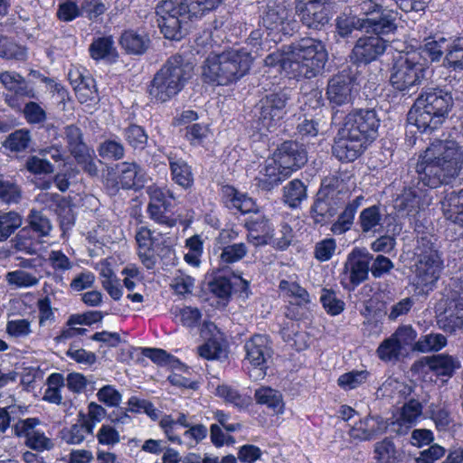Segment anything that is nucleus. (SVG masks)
Segmentation results:
<instances>
[{
    "instance_id": "58",
    "label": "nucleus",
    "mask_w": 463,
    "mask_h": 463,
    "mask_svg": "<svg viewBox=\"0 0 463 463\" xmlns=\"http://www.w3.org/2000/svg\"><path fill=\"white\" fill-rule=\"evenodd\" d=\"M446 43L444 38H441L440 41H428L422 46H420V52H417L420 54V58L422 56L424 59H430V61H438L443 55L444 49L443 46Z\"/></svg>"
},
{
    "instance_id": "12",
    "label": "nucleus",
    "mask_w": 463,
    "mask_h": 463,
    "mask_svg": "<svg viewBox=\"0 0 463 463\" xmlns=\"http://www.w3.org/2000/svg\"><path fill=\"white\" fill-rule=\"evenodd\" d=\"M380 118L374 109H359L348 113L343 128L366 144L377 137Z\"/></svg>"
},
{
    "instance_id": "63",
    "label": "nucleus",
    "mask_w": 463,
    "mask_h": 463,
    "mask_svg": "<svg viewBox=\"0 0 463 463\" xmlns=\"http://www.w3.org/2000/svg\"><path fill=\"white\" fill-rule=\"evenodd\" d=\"M26 52L24 48L5 37H2L0 43V57L5 59L24 60Z\"/></svg>"
},
{
    "instance_id": "51",
    "label": "nucleus",
    "mask_w": 463,
    "mask_h": 463,
    "mask_svg": "<svg viewBox=\"0 0 463 463\" xmlns=\"http://www.w3.org/2000/svg\"><path fill=\"white\" fill-rule=\"evenodd\" d=\"M248 253V248L245 243H232L222 247L220 260L222 263L232 264L242 260Z\"/></svg>"
},
{
    "instance_id": "6",
    "label": "nucleus",
    "mask_w": 463,
    "mask_h": 463,
    "mask_svg": "<svg viewBox=\"0 0 463 463\" xmlns=\"http://www.w3.org/2000/svg\"><path fill=\"white\" fill-rule=\"evenodd\" d=\"M294 65V78L312 79L320 74L327 61L324 43L311 37L301 38L288 44Z\"/></svg>"
},
{
    "instance_id": "60",
    "label": "nucleus",
    "mask_w": 463,
    "mask_h": 463,
    "mask_svg": "<svg viewBox=\"0 0 463 463\" xmlns=\"http://www.w3.org/2000/svg\"><path fill=\"white\" fill-rule=\"evenodd\" d=\"M368 375L369 373L365 370L352 371L342 374L338 378L337 383L345 390H352L364 383L367 380Z\"/></svg>"
},
{
    "instance_id": "24",
    "label": "nucleus",
    "mask_w": 463,
    "mask_h": 463,
    "mask_svg": "<svg viewBox=\"0 0 463 463\" xmlns=\"http://www.w3.org/2000/svg\"><path fill=\"white\" fill-rule=\"evenodd\" d=\"M328 7L302 4L296 6V14L303 25L308 29L321 30L329 22Z\"/></svg>"
},
{
    "instance_id": "57",
    "label": "nucleus",
    "mask_w": 463,
    "mask_h": 463,
    "mask_svg": "<svg viewBox=\"0 0 463 463\" xmlns=\"http://www.w3.org/2000/svg\"><path fill=\"white\" fill-rule=\"evenodd\" d=\"M171 206H160L156 204L147 205V213L149 218L156 223L165 225L168 228L175 226L176 221L175 218L168 216L166 213L169 212Z\"/></svg>"
},
{
    "instance_id": "48",
    "label": "nucleus",
    "mask_w": 463,
    "mask_h": 463,
    "mask_svg": "<svg viewBox=\"0 0 463 463\" xmlns=\"http://www.w3.org/2000/svg\"><path fill=\"white\" fill-rule=\"evenodd\" d=\"M363 22L364 18L341 14L335 19V29L339 36L345 38L350 36L354 30L364 31L362 27Z\"/></svg>"
},
{
    "instance_id": "43",
    "label": "nucleus",
    "mask_w": 463,
    "mask_h": 463,
    "mask_svg": "<svg viewBox=\"0 0 463 463\" xmlns=\"http://www.w3.org/2000/svg\"><path fill=\"white\" fill-rule=\"evenodd\" d=\"M23 224V217L14 211H0V241H6Z\"/></svg>"
},
{
    "instance_id": "56",
    "label": "nucleus",
    "mask_w": 463,
    "mask_h": 463,
    "mask_svg": "<svg viewBox=\"0 0 463 463\" xmlns=\"http://www.w3.org/2000/svg\"><path fill=\"white\" fill-rule=\"evenodd\" d=\"M33 232L27 225L23 227L11 240L12 246L20 251H25L29 254L34 253L32 245V241L33 240Z\"/></svg>"
},
{
    "instance_id": "61",
    "label": "nucleus",
    "mask_w": 463,
    "mask_h": 463,
    "mask_svg": "<svg viewBox=\"0 0 463 463\" xmlns=\"http://www.w3.org/2000/svg\"><path fill=\"white\" fill-rule=\"evenodd\" d=\"M279 288L293 297L298 306H305L310 302L308 292L298 283L282 280L279 283Z\"/></svg>"
},
{
    "instance_id": "52",
    "label": "nucleus",
    "mask_w": 463,
    "mask_h": 463,
    "mask_svg": "<svg viewBox=\"0 0 463 463\" xmlns=\"http://www.w3.org/2000/svg\"><path fill=\"white\" fill-rule=\"evenodd\" d=\"M381 219L378 206L373 205L364 209L359 216V224L363 232H375V227L380 224Z\"/></svg>"
},
{
    "instance_id": "55",
    "label": "nucleus",
    "mask_w": 463,
    "mask_h": 463,
    "mask_svg": "<svg viewBox=\"0 0 463 463\" xmlns=\"http://www.w3.org/2000/svg\"><path fill=\"white\" fill-rule=\"evenodd\" d=\"M82 15L85 14L90 20H95L103 14L107 6L102 0H74Z\"/></svg>"
},
{
    "instance_id": "37",
    "label": "nucleus",
    "mask_w": 463,
    "mask_h": 463,
    "mask_svg": "<svg viewBox=\"0 0 463 463\" xmlns=\"http://www.w3.org/2000/svg\"><path fill=\"white\" fill-rule=\"evenodd\" d=\"M254 398L257 403L266 405L274 413L283 412L284 402L282 395L279 391L270 387H260L255 391Z\"/></svg>"
},
{
    "instance_id": "7",
    "label": "nucleus",
    "mask_w": 463,
    "mask_h": 463,
    "mask_svg": "<svg viewBox=\"0 0 463 463\" xmlns=\"http://www.w3.org/2000/svg\"><path fill=\"white\" fill-rule=\"evenodd\" d=\"M184 0H163L156 7L157 23L164 36L180 41L187 33L189 20L195 18Z\"/></svg>"
},
{
    "instance_id": "47",
    "label": "nucleus",
    "mask_w": 463,
    "mask_h": 463,
    "mask_svg": "<svg viewBox=\"0 0 463 463\" xmlns=\"http://www.w3.org/2000/svg\"><path fill=\"white\" fill-rule=\"evenodd\" d=\"M444 66L453 70H463V37L454 40L446 47Z\"/></svg>"
},
{
    "instance_id": "41",
    "label": "nucleus",
    "mask_w": 463,
    "mask_h": 463,
    "mask_svg": "<svg viewBox=\"0 0 463 463\" xmlns=\"http://www.w3.org/2000/svg\"><path fill=\"white\" fill-rule=\"evenodd\" d=\"M447 337L440 333L421 335L413 345V351L420 353L438 352L447 345Z\"/></svg>"
},
{
    "instance_id": "14",
    "label": "nucleus",
    "mask_w": 463,
    "mask_h": 463,
    "mask_svg": "<svg viewBox=\"0 0 463 463\" xmlns=\"http://www.w3.org/2000/svg\"><path fill=\"white\" fill-rule=\"evenodd\" d=\"M388 47V41L380 36H363L354 43L349 61L354 65H367L381 57Z\"/></svg>"
},
{
    "instance_id": "19",
    "label": "nucleus",
    "mask_w": 463,
    "mask_h": 463,
    "mask_svg": "<svg viewBox=\"0 0 463 463\" xmlns=\"http://www.w3.org/2000/svg\"><path fill=\"white\" fill-rule=\"evenodd\" d=\"M378 16H369L364 18L362 27L364 32L372 33L373 36L383 37L393 34L397 31V18L399 13L392 9L383 8L379 13Z\"/></svg>"
},
{
    "instance_id": "44",
    "label": "nucleus",
    "mask_w": 463,
    "mask_h": 463,
    "mask_svg": "<svg viewBox=\"0 0 463 463\" xmlns=\"http://www.w3.org/2000/svg\"><path fill=\"white\" fill-rule=\"evenodd\" d=\"M307 198V187L299 179L290 181L283 188L284 202L291 208H296Z\"/></svg>"
},
{
    "instance_id": "34",
    "label": "nucleus",
    "mask_w": 463,
    "mask_h": 463,
    "mask_svg": "<svg viewBox=\"0 0 463 463\" xmlns=\"http://www.w3.org/2000/svg\"><path fill=\"white\" fill-rule=\"evenodd\" d=\"M248 228L247 241L254 246L266 245L272 237V230L269 221L264 218L250 221L248 223Z\"/></svg>"
},
{
    "instance_id": "8",
    "label": "nucleus",
    "mask_w": 463,
    "mask_h": 463,
    "mask_svg": "<svg viewBox=\"0 0 463 463\" xmlns=\"http://www.w3.org/2000/svg\"><path fill=\"white\" fill-rule=\"evenodd\" d=\"M425 77V66L417 52L400 55L394 61L390 75V84L402 95H408L417 89Z\"/></svg>"
},
{
    "instance_id": "22",
    "label": "nucleus",
    "mask_w": 463,
    "mask_h": 463,
    "mask_svg": "<svg viewBox=\"0 0 463 463\" xmlns=\"http://www.w3.org/2000/svg\"><path fill=\"white\" fill-rule=\"evenodd\" d=\"M290 175L280 167L274 157L267 159L255 177L256 185L263 191H270Z\"/></svg>"
},
{
    "instance_id": "1",
    "label": "nucleus",
    "mask_w": 463,
    "mask_h": 463,
    "mask_svg": "<svg viewBox=\"0 0 463 463\" xmlns=\"http://www.w3.org/2000/svg\"><path fill=\"white\" fill-rule=\"evenodd\" d=\"M463 166V148L453 140H436L416 165L417 184L437 188L454 181Z\"/></svg>"
},
{
    "instance_id": "13",
    "label": "nucleus",
    "mask_w": 463,
    "mask_h": 463,
    "mask_svg": "<svg viewBox=\"0 0 463 463\" xmlns=\"http://www.w3.org/2000/svg\"><path fill=\"white\" fill-rule=\"evenodd\" d=\"M355 75L350 67L333 75L326 87V98L333 107L352 104Z\"/></svg>"
},
{
    "instance_id": "28",
    "label": "nucleus",
    "mask_w": 463,
    "mask_h": 463,
    "mask_svg": "<svg viewBox=\"0 0 463 463\" xmlns=\"http://www.w3.org/2000/svg\"><path fill=\"white\" fill-rule=\"evenodd\" d=\"M440 203L444 217L453 223L463 226V188L447 192Z\"/></svg>"
},
{
    "instance_id": "26",
    "label": "nucleus",
    "mask_w": 463,
    "mask_h": 463,
    "mask_svg": "<svg viewBox=\"0 0 463 463\" xmlns=\"http://www.w3.org/2000/svg\"><path fill=\"white\" fill-rule=\"evenodd\" d=\"M182 90L159 71L154 75L148 87V93L152 99L164 103L175 97Z\"/></svg>"
},
{
    "instance_id": "29",
    "label": "nucleus",
    "mask_w": 463,
    "mask_h": 463,
    "mask_svg": "<svg viewBox=\"0 0 463 463\" xmlns=\"http://www.w3.org/2000/svg\"><path fill=\"white\" fill-rule=\"evenodd\" d=\"M191 424L192 422L189 420L188 415L181 411H177L175 415L164 414L159 420V427L168 440L177 444H182L178 429L180 427L187 429Z\"/></svg>"
},
{
    "instance_id": "50",
    "label": "nucleus",
    "mask_w": 463,
    "mask_h": 463,
    "mask_svg": "<svg viewBox=\"0 0 463 463\" xmlns=\"http://www.w3.org/2000/svg\"><path fill=\"white\" fill-rule=\"evenodd\" d=\"M22 199V189L14 180H0V201L7 203H18Z\"/></svg>"
},
{
    "instance_id": "62",
    "label": "nucleus",
    "mask_w": 463,
    "mask_h": 463,
    "mask_svg": "<svg viewBox=\"0 0 463 463\" xmlns=\"http://www.w3.org/2000/svg\"><path fill=\"white\" fill-rule=\"evenodd\" d=\"M392 336L395 338V342L402 349L410 347L413 351V345L417 342V333L411 326H399Z\"/></svg>"
},
{
    "instance_id": "23",
    "label": "nucleus",
    "mask_w": 463,
    "mask_h": 463,
    "mask_svg": "<svg viewBox=\"0 0 463 463\" xmlns=\"http://www.w3.org/2000/svg\"><path fill=\"white\" fill-rule=\"evenodd\" d=\"M421 412V403L415 399H411L401 408V411L395 420L390 423L391 430L399 436L406 435L416 424Z\"/></svg>"
},
{
    "instance_id": "45",
    "label": "nucleus",
    "mask_w": 463,
    "mask_h": 463,
    "mask_svg": "<svg viewBox=\"0 0 463 463\" xmlns=\"http://www.w3.org/2000/svg\"><path fill=\"white\" fill-rule=\"evenodd\" d=\"M289 53L288 44L284 45L281 50L267 55L264 59V63L269 67L279 66L284 71L294 78V65Z\"/></svg>"
},
{
    "instance_id": "38",
    "label": "nucleus",
    "mask_w": 463,
    "mask_h": 463,
    "mask_svg": "<svg viewBox=\"0 0 463 463\" xmlns=\"http://www.w3.org/2000/svg\"><path fill=\"white\" fill-rule=\"evenodd\" d=\"M94 430V424L86 419L83 412L79 413L78 423L73 424L64 434L63 439L70 444H80L85 439L86 434H91Z\"/></svg>"
},
{
    "instance_id": "2",
    "label": "nucleus",
    "mask_w": 463,
    "mask_h": 463,
    "mask_svg": "<svg viewBox=\"0 0 463 463\" xmlns=\"http://www.w3.org/2000/svg\"><path fill=\"white\" fill-rule=\"evenodd\" d=\"M454 107L450 91L439 87L423 88L408 114V120L421 133H432L449 118Z\"/></svg>"
},
{
    "instance_id": "36",
    "label": "nucleus",
    "mask_w": 463,
    "mask_h": 463,
    "mask_svg": "<svg viewBox=\"0 0 463 463\" xmlns=\"http://www.w3.org/2000/svg\"><path fill=\"white\" fill-rule=\"evenodd\" d=\"M375 459L378 463H400L402 453L390 438L374 444Z\"/></svg>"
},
{
    "instance_id": "4",
    "label": "nucleus",
    "mask_w": 463,
    "mask_h": 463,
    "mask_svg": "<svg viewBox=\"0 0 463 463\" xmlns=\"http://www.w3.org/2000/svg\"><path fill=\"white\" fill-rule=\"evenodd\" d=\"M349 197V191L340 174L326 176L310 207L315 224L326 225L337 214Z\"/></svg>"
},
{
    "instance_id": "42",
    "label": "nucleus",
    "mask_w": 463,
    "mask_h": 463,
    "mask_svg": "<svg viewBox=\"0 0 463 463\" xmlns=\"http://www.w3.org/2000/svg\"><path fill=\"white\" fill-rule=\"evenodd\" d=\"M122 135L134 151H142L147 145L148 136L146 130L137 124H129L123 129Z\"/></svg>"
},
{
    "instance_id": "64",
    "label": "nucleus",
    "mask_w": 463,
    "mask_h": 463,
    "mask_svg": "<svg viewBox=\"0 0 463 463\" xmlns=\"http://www.w3.org/2000/svg\"><path fill=\"white\" fill-rule=\"evenodd\" d=\"M25 168L33 175H48L54 172V166L48 159L37 156L28 157L25 162Z\"/></svg>"
},
{
    "instance_id": "25",
    "label": "nucleus",
    "mask_w": 463,
    "mask_h": 463,
    "mask_svg": "<svg viewBox=\"0 0 463 463\" xmlns=\"http://www.w3.org/2000/svg\"><path fill=\"white\" fill-rule=\"evenodd\" d=\"M420 364L427 366L428 369L437 376L451 378L457 370L461 367V364L457 357L449 354H437L423 357Z\"/></svg>"
},
{
    "instance_id": "59",
    "label": "nucleus",
    "mask_w": 463,
    "mask_h": 463,
    "mask_svg": "<svg viewBox=\"0 0 463 463\" xmlns=\"http://www.w3.org/2000/svg\"><path fill=\"white\" fill-rule=\"evenodd\" d=\"M216 394L238 408H245L249 404V399L241 395L237 390L228 385H220L216 388Z\"/></svg>"
},
{
    "instance_id": "10",
    "label": "nucleus",
    "mask_w": 463,
    "mask_h": 463,
    "mask_svg": "<svg viewBox=\"0 0 463 463\" xmlns=\"http://www.w3.org/2000/svg\"><path fill=\"white\" fill-rule=\"evenodd\" d=\"M260 24L275 43L281 41V35H291L297 25L290 19V9L286 0L269 1L260 16Z\"/></svg>"
},
{
    "instance_id": "15",
    "label": "nucleus",
    "mask_w": 463,
    "mask_h": 463,
    "mask_svg": "<svg viewBox=\"0 0 463 463\" xmlns=\"http://www.w3.org/2000/svg\"><path fill=\"white\" fill-rule=\"evenodd\" d=\"M273 157L279 162L284 171L292 175L304 166L307 162V152L303 144L294 140H287L281 143L273 154Z\"/></svg>"
},
{
    "instance_id": "5",
    "label": "nucleus",
    "mask_w": 463,
    "mask_h": 463,
    "mask_svg": "<svg viewBox=\"0 0 463 463\" xmlns=\"http://www.w3.org/2000/svg\"><path fill=\"white\" fill-rule=\"evenodd\" d=\"M414 280L418 287L434 285L444 268L442 255L439 250L437 239L430 233L418 235L413 249Z\"/></svg>"
},
{
    "instance_id": "54",
    "label": "nucleus",
    "mask_w": 463,
    "mask_h": 463,
    "mask_svg": "<svg viewBox=\"0 0 463 463\" xmlns=\"http://www.w3.org/2000/svg\"><path fill=\"white\" fill-rule=\"evenodd\" d=\"M320 301L326 312L332 316L340 314L345 308L344 301L332 289L323 288Z\"/></svg>"
},
{
    "instance_id": "3",
    "label": "nucleus",
    "mask_w": 463,
    "mask_h": 463,
    "mask_svg": "<svg viewBox=\"0 0 463 463\" xmlns=\"http://www.w3.org/2000/svg\"><path fill=\"white\" fill-rule=\"evenodd\" d=\"M252 54L245 47L210 54L202 66V80L213 86L232 84L250 71Z\"/></svg>"
},
{
    "instance_id": "40",
    "label": "nucleus",
    "mask_w": 463,
    "mask_h": 463,
    "mask_svg": "<svg viewBox=\"0 0 463 463\" xmlns=\"http://www.w3.org/2000/svg\"><path fill=\"white\" fill-rule=\"evenodd\" d=\"M27 226L38 237H47L52 229L51 220L42 212L32 209L26 217Z\"/></svg>"
},
{
    "instance_id": "18",
    "label": "nucleus",
    "mask_w": 463,
    "mask_h": 463,
    "mask_svg": "<svg viewBox=\"0 0 463 463\" xmlns=\"http://www.w3.org/2000/svg\"><path fill=\"white\" fill-rule=\"evenodd\" d=\"M372 260L373 254L365 249L354 248L348 254L344 271L348 274L349 281L354 287L368 279Z\"/></svg>"
},
{
    "instance_id": "31",
    "label": "nucleus",
    "mask_w": 463,
    "mask_h": 463,
    "mask_svg": "<svg viewBox=\"0 0 463 463\" xmlns=\"http://www.w3.org/2000/svg\"><path fill=\"white\" fill-rule=\"evenodd\" d=\"M364 196L359 195L349 201L344 211L338 215L337 220L332 224L331 231L335 234H343L350 230L354 215L361 207Z\"/></svg>"
},
{
    "instance_id": "35",
    "label": "nucleus",
    "mask_w": 463,
    "mask_h": 463,
    "mask_svg": "<svg viewBox=\"0 0 463 463\" xmlns=\"http://www.w3.org/2000/svg\"><path fill=\"white\" fill-rule=\"evenodd\" d=\"M1 83L10 91L18 96L33 98V90L29 88L26 80L17 72L4 71L0 74Z\"/></svg>"
},
{
    "instance_id": "49",
    "label": "nucleus",
    "mask_w": 463,
    "mask_h": 463,
    "mask_svg": "<svg viewBox=\"0 0 463 463\" xmlns=\"http://www.w3.org/2000/svg\"><path fill=\"white\" fill-rule=\"evenodd\" d=\"M124 145L115 139H106L98 146V153L100 157L107 160H121L125 156Z\"/></svg>"
},
{
    "instance_id": "30",
    "label": "nucleus",
    "mask_w": 463,
    "mask_h": 463,
    "mask_svg": "<svg viewBox=\"0 0 463 463\" xmlns=\"http://www.w3.org/2000/svg\"><path fill=\"white\" fill-rule=\"evenodd\" d=\"M417 186L418 189L411 187L404 189L394 201V208L401 216L415 215L418 213L420 205V194L419 192L423 187Z\"/></svg>"
},
{
    "instance_id": "33",
    "label": "nucleus",
    "mask_w": 463,
    "mask_h": 463,
    "mask_svg": "<svg viewBox=\"0 0 463 463\" xmlns=\"http://www.w3.org/2000/svg\"><path fill=\"white\" fill-rule=\"evenodd\" d=\"M122 48L129 54H143L150 45V39L145 33L126 31L120 37Z\"/></svg>"
},
{
    "instance_id": "17",
    "label": "nucleus",
    "mask_w": 463,
    "mask_h": 463,
    "mask_svg": "<svg viewBox=\"0 0 463 463\" xmlns=\"http://www.w3.org/2000/svg\"><path fill=\"white\" fill-rule=\"evenodd\" d=\"M245 359L264 373L268 360L272 356V343L266 335L255 334L244 344Z\"/></svg>"
},
{
    "instance_id": "32",
    "label": "nucleus",
    "mask_w": 463,
    "mask_h": 463,
    "mask_svg": "<svg viewBox=\"0 0 463 463\" xmlns=\"http://www.w3.org/2000/svg\"><path fill=\"white\" fill-rule=\"evenodd\" d=\"M438 325L447 333H454L463 327V300L454 303L453 307L446 309L443 317L439 318Z\"/></svg>"
},
{
    "instance_id": "20",
    "label": "nucleus",
    "mask_w": 463,
    "mask_h": 463,
    "mask_svg": "<svg viewBox=\"0 0 463 463\" xmlns=\"http://www.w3.org/2000/svg\"><path fill=\"white\" fill-rule=\"evenodd\" d=\"M159 71L164 72L168 80L183 90L193 76L194 65L183 55L176 53L166 60Z\"/></svg>"
},
{
    "instance_id": "16",
    "label": "nucleus",
    "mask_w": 463,
    "mask_h": 463,
    "mask_svg": "<svg viewBox=\"0 0 463 463\" xmlns=\"http://www.w3.org/2000/svg\"><path fill=\"white\" fill-rule=\"evenodd\" d=\"M366 146L365 142L342 127L335 137L332 153L341 162H354L362 155Z\"/></svg>"
},
{
    "instance_id": "11",
    "label": "nucleus",
    "mask_w": 463,
    "mask_h": 463,
    "mask_svg": "<svg viewBox=\"0 0 463 463\" xmlns=\"http://www.w3.org/2000/svg\"><path fill=\"white\" fill-rule=\"evenodd\" d=\"M61 136L68 151L82 170L90 176L98 175L99 169L94 161V151L83 141L82 130L74 124L67 125L63 128Z\"/></svg>"
},
{
    "instance_id": "21",
    "label": "nucleus",
    "mask_w": 463,
    "mask_h": 463,
    "mask_svg": "<svg viewBox=\"0 0 463 463\" xmlns=\"http://www.w3.org/2000/svg\"><path fill=\"white\" fill-rule=\"evenodd\" d=\"M390 424L381 415L368 414L360 420L349 430L350 437L360 441H367L376 439L385 433Z\"/></svg>"
},
{
    "instance_id": "9",
    "label": "nucleus",
    "mask_w": 463,
    "mask_h": 463,
    "mask_svg": "<svg viewBox=\"0 0 463 463\" xmlns=\"http://www.w3.org/2000/svg\"><path fill=\"white\" fill-rule=\"evenodd\" d=\"M291 100V90L279 88L264 94L255 106L259 124L262 128L271 131L284 118Z\"/></svg>"
},
{
    "instance_id": "46",
    "label": "nucleus",
    "mask_w": 463,
    "mask_h": 463,
    "mask_svg": "<svg viewBox=\"0 0 463 463\" xmlns=\"http://www.w3.org/2000/svg\"><path fill=\"white\" fill-rule=\"evenodd\" d=\"M32 142L31 132L28 129H17L7 136L3 146L11 152H24L29 148Z\"/></svg>"
},
{
    "instance_id": "39",
    "label": "nucleus",
    "mask_w": 463,
    "mask_h": 463,
    "mask_svg": "<svg viewBox=\"0 0 463 463\" xmlns=\"http://www.w3.org/2000/svg\"><path fill=\"white\" fill-rule=\"evenodd\" d=\"M89 51L94 60L115 61L118 56L111 37H100L94 40Z\"/></svg>"
},
{
    "instance_id": "27",
    "label": "nucleus",
    "mask_w": 463,
    "mask_h": 463,
    "mask_svg": "<svg viewBox=\"0 0 463 463\" xmlns=\"http://www.w3.org/2000/svg\"><path fill=\"white\" fill-rule=\"evenodd\" d=\"M118 184L121 188L138 189L143 186L141 167L135 162H122L116 165Z\"/></svg>"
},
{
    "instance_id": "53",
    "label": "nucleus",
    "mask_w": 463,
    "mask_h": 463,
    "mask_svg": "<svg viewBox=\"0 0 463 463\" xmlns=\"http://www.w3.org/2000/svg\"><path fill=\"white\" fill-rule=\"evenodd\" d=\"M173 180L184 188L190 187L194 183L191 167L183 160L179 163H172Z\"/></svg>"
}]
</instances>
